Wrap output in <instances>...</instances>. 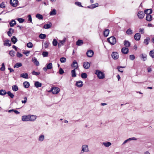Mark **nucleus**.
<instances>
[{
  "instance_id": "nucleus-1",
  "label": "nucleus",
  "mask_w": 154,
  "mask_h": 154,
  "mask_svg": "<svg viewBox=\"0 0 154 154\" xmlns=\"http://www.w3.org/2000/svg\"><path fill=\"white\" fill-rule=\"evenodd\" d=\"M89 151L88 146L87 144H84L82 145L81 150L80 154H82L84 152H87Z\"/></svg>"
},
{
  "instance_id": "nucleus-2",
  "label": "nucleus",
  "mask_w": 154,
  "mask_h": 154,
  "mask_svg": "<svg viewBox=\"0 0 154 154\" xmlns=\"http://www.w3.org/2000/svg\"><path fill=\"white\" fill-rule=\"evenodd\" d=\"M95 74L97 75L99 79H102L105 78V74L104 73L100 70H96Z\"/></svg>"
},
{
  "instance_id": "nucleus-3",
  "label": "nucleus",
  "mask_w": 154,
  "mask_h": 154,
  "mask_svg": "<svg viewBox=\"0 0 154 154\" xmlns=\"http://www.w3.org/2000/svg\"><path fill=\"white\" fill-rule=\"evenodd\" d=\"M108 42L111 45H114L116 43V39L114 36H111L107 39Z\"/></svg>"
},
{
  "instance_id": "nucleus-4",
  "label": "nucleus",
  "mask_w": 154,
  "mask_h": 154,
  "mask_svg": "<svg viewBox=\"0 0 154 154\" xmlns=\"http://www.w3.org/2000/svg\"><path fill=\"white\" fill-rule=\"evenodd\" d=\"M60 91L59 88L58 87H52L49 92L51 91L54 94H56Z\"/></svg>"
},
{
  "instance_id": "nucleus-5",
  "label": "nucleus",
  "mask_w": 154,
  "mask_h": 154,
  "mask_svg": "<svg viewBox=\"0 0 154 154\" xmlns=\"http://www.w3.org/2000/svg\"><path fill=\"white\" fill-rule=\"evenodd\" d=\"M52 68V64L51 63H49L46 65V66L43 68V70L46 72L47 69H51Z\"/></svg>"
},
{
  "instance_id": "nucleus-6",
  "label": "nucleus",
  "mask_w": 154,
  "mask_h": 154,
  "mask_svg": "<svg viewBox=\"0 0 154 154\" xmlns=\"http://www.w3.org/2000/svg\"><path fill=\"white\" fill-rule=\"evenodd\" d=\"M17 0H10L11 4L14 7H16L17 6Z\"/></svg>"
},
{
  "instance_id": "nucleus-7",
  "label": "nucleus",
  "mask_w": 154,
  "mask_h": 154,
  "mask_svg": "<svg viewBox=\"0 0 154 154\" xmlns=\"http://www.w3.org/2000/svg\"><path fill=\"white\" fill-rule=\"evenodd\" d=\"M137 16L138 18L140 19H143L144 16V14L142 11H139L137 14Z\"/></svg>"
},
{
  "instance_id": "nucleus-8",
  "label": "nucleus",
  "mask_w": 154,
  "mask_h": 154,
  "mask_svg": "<svg viewBox=\"0 0 154 154\" xmlns=\"http://www.w3.org/2000/svg\"><path fill=\"white\" fill-rule=\"evenodd\" d=\"M112 57L114 59L116 60L118 58L119 55L117 52H113L112 54Z\"/></svg>"
},
{
  "instance_id": "nucleus-9",
  "label": "nucleus",
  "mask_w": 154,
  "mask_h": 154,
  "mask_svg": "<svg viewBox=\"0 0 154 154\" xmlns=\"http://www.w3.org/2000/svg\"><path fill=\"white\" fill-rule=\"evenodd\" d=\"M21 119L24 122L29 121V115L23 116L22 117Z\"/></svg>"
},
{
  "instance_id": "nucleus-10",
  "label": "nucleus",
  "mask_w": 154,
  "mask_h": 154,
  "mask_svg": "<svg viewBox=\"0 0 154 154\" xmlns=\"http://www.w3.org/2000/svg\"><path fill=\"white\" fill-rule=\"evenodd\" d=\"M72 67L74 68L75 69H76L78 67V65L77 62L76 60H74L72 64H71Z\"/></svg>"
},
{
  "instance_id": "nucleus-11",
  "label": "nucleus",
  "mask_w": 154,
  "mask_h": 154,
  "mask_svg": "<svg viewBox=\"0 0 154 154\" xmlns=\"http://www.w3.org/2000/svg\"><path fill=\"white\" fill-rule=\"evenodd\" d=\"M75 85L79 88L82 87L83 85V82L81 81H77Z\"/></svg>"
},
{
  "instance_id": "nucleus-12",
  "label": "nucleus",
  "mask_w": 154,
  "mask_h": 154,
  "mask_svg": "<svg viewBox=\"0 0 154 154\" xmlns=\"http://www.w3.org/2000/svg\"><path fill=\"white\" fill-rule=\"evenodd\" d=\"M128 49L126 47L123 48L121 49V52L124 54H128Z\"/></svg>"
},
{
  "instance_id": "nucleus-13",
  "label": "nucleus",
  "mask_w": 154,
  "mask_h": 154,
  "mask_svg": "<svg viewBox=\"0 0 154 154\" xmlns=\"http://www.w3.org/2000/svg\"><path fill=\"white\" fill-rule=\"evenodd\" d=\"M86 54L88 57H91L94 54V52L93 51L90 50L88 51Z\"/></svg>"
},
{
  "instance_id": "nucleus-14",
  "label": "nucleus",
  "mask_w": 154,
  "mask_h": 154,
  "mask_svg": "<svg viewBox=\"0 0 154 154\" xmlns=\"http://www.w3.org/2000/svg\"><path fill=\"white\" fill-rule=\"evenodd\" d=\"M4 45L5 46H10L11 45V41L8 40L7 39L5 41H4Z\"/></svg>"
},
{
  "instance_id": "nucleus-15",
  "label": "nucleus",
  "mask_w": 154,
  "mask_h": 154,
  "mask_svg": "<svg viewBox=\"0 0 154 154\" xmlns=\"http://www.w3.org/2000/svg\"><path fill=\"white\" fill-rule=\"evenodd\" d=\"M83 66L85 69H87L89 68L90 66V65L89 63L87 62H85L84 63Z\"/></svg>"
},
{
  "instance_id": "nucleus-16",
  "label": "nucleus",
  "mask_w": 154,
  "mask_h": 154,
  "mask_svg": "<svg viewBox=\"0 0 154 154\" xmlns=\"http://www.w3.org/2000/svg\"><path fill=\"white\" fill-rule=\"evenodd\" d=\"M102 144L106 147H108L112 145L111 143L109 142H103Z\"/></svg>"
},
{
  "instance_id": "nucleus-17",
  "label": "nucleus",
  "mask_w": 154,
  "mask_h": 154,
  "mask_svg": "<svg viewBox=\"0 0 154 154\" xmlns=\"http://www.w3.org/2000/svg\"><path fill=\"white\" fill-rule=\"evenodd\" d=\"M36 116L35 115H29V121H34L36 118Z\"/></svg>"
},
{
  "instance_id": "nucleus-18",
  "label": "nucleus",
  "mask_w": 154,
  "mask_h": 154,
  "mask_svg": "<svg viewBox=\"0 0 154 154\" xmlns=\"http://www.w3.org/2000/svg\"><path fill=\"white\" fill-rule=\"evenodd\" d=\"M134 38L135 40L138 41L140 40V33H136L134 36Z\"/></svg>"
},
{
  "instance_id": "nucleus-19",
  "label": "nucleus",
  "mask_w": 154,
  "mask_h": 154,
  "mask_svg": "<svg viewBox=\"0 0 154 154\" xmlns=\"http://www.w3.org/2000/svg\"><path fill=\"white\" fill-rule=\"evenodd\" d=\"M32 61L37 66H38L39 65V62L37 60V59L35 57H33L32 59Z\"/></svg>"
},
{
  "instance_id": "nucleus-20",
  "label": "nucleus",
  "mask_w": 154,
  "mask_h": 154,
  "mask_svg": "<svg viewBox=\"0 0 154 154\" xmlns=\"http://www.w3.org/2000/svg\"><path fill=\"white\" fill-rule=\"evenodd\" d=\"M42 85V83L38 81L35 82L34 83V86L36 88H38L39 87H41Z\"/></svg>"
},
{
  "instance_id": "nucleus-21",
  "label": "nucleus",
  "mask_w": 154,
  "mask_h": 154,
  "mask_svg": "<svg viewBox=\"0 0 154 154\" xmlns=\"http://www.w3.org/2000/svg\"><path fill=\"white\" fill-rule=\"evenodd\" d=\"M152 12V10L151 9H146L144 11L145 14L148 15L151 14Z\"/></svg>"
},
{
  "instance_id": "nucleus-22",
  "label": "nucleus",
  "mask_w": 154,
  "mask_h": 154,
  "mask_svg": "<svg viewBox=\"0 0 154 154\" xmlns=\"http://www.w3.org/2000/svg\"><path fill=\"white\" fill-rule=\"evenodd\" d=\"M45 139V136L44 135H40L38 138V140L40 142L43 141Z\"/></svg>"
},
{
  "instance_id": "nucleus-23",
  "label": "nucleus",
  "mask_w": 154,
  "mask_h": 154,
  "mask_svg": "<svg viewBox=\"0 0 154 154\" xmlns=\"http://www.w3.org/2000/svg\"><path fill=\"white\" fill-rule=\"evenodd\" d=\"M20 76L21 77L25 79H27L28 78V75L26 73H23L22 74H21Z\"/></svg>"
},
{
  "instance_id": "nucleus-24",
  "label": "nucleus",
  "mask_w": 154,
  "mask_h": 154,
  "mask_svg": "<svg viewBox=\"0 0 154 154\" xmlns=\"http://www.w3.org/2000/svg\"><path fill=\"white\" fill-rule=\"evenodd\" d=\"M124 45L127 48L129 47L130 46V43L128 41L125 40L124 42Z\"/></svg>"
},
{
  "instance_id": "nucleus-25",
  "label": "nucleus",
  "mask_w": 154,
  "mask_h": 154,
  "mask_svg": "<svg viewBox=\"0 0 154 154\" xmlns=\"http://www.w3.org/2000/svg\"><path fill=\"white\" fill-rule=\"evenodd\" d=\"M152 20V17L150 15H147L146 17V20L148 21H150Z\"/></svg>"
},
{
  "instance_id": "nucleus-26",
  "label": "nucleus",
  "mask_w": 154,
  "mask_h": 154,
  "mask_svg": "<svg viewBox=\"0 0 154 154\" xmlns=\"http://www.w3.org/2000/svg\"><path fill=\"white\" fill-rule=\"evenodd\" d=\"M147 56L145 54H142L140 56V57L143 59V61H145L146 60Z\"/></svg>"
},
{
  "instance_id": "nucleus-27",
  "label": "nucleus",
  "mask_w": 154,
  "mask_h": 154,
  "mask_svg": "<svg viewBox=\"0 0 154 154\" xmlns=\"http://www.w3.org/2000/svg\"><path fill=\"white\" fill-rule=\"evenodd\" d=\"M109 33V30L108 29H106L103 32V35H104L105 37H107Z\"/></svg>"
},
{
  "instance_id": "nucleus-28",
  "label": "nucleus",
  "mask_w": 154,
  "mask_h": 154,
  "mask_svg": "<svg viewBox=\"0 0 154 154\" xmlns=\"http://www.w3.org/2000/svg\"><path fill=\"white\" fill-rule=\"evenodd\" d=\"M66 41V38H64L63 39L60 41V42L58 43V46H61L63 45L64 43Z\"/></svg>"
},
{
  "instance_id": "nucleus-29",
  "label": "nucleus",
  "mask_w": 154,
  "mask_h": 154,
  "mask_svg": "<svg viewBox=\"0 0 154 154\" xmlns=\"http://www.w3.org/2000/svg\"><path fill=\"white\" fill-rule=\"evenodd\" d=\"M98 4L97 3H96L95 4L91 5L90 6H88V7L91 8H94L97 7L98 6Z\"/></svg>"
},
{
  "instance_id": "nucleus-30",
  "label": "nucleus",
  "mask_w": 154,
  "mask_h": 154,
  "mask_svg": "<svg viewBox=\"0 0 154 154\" xmlns=\"http://www.w3.org/2000/svg\"><path fill=\"white\" fill-rule=\"evenodd\" d=\"M83 43V41L82 40H78L76 42V44L78 46L82 45Z\"/></svg>"
},
{
  "instance_id": "nucleus-31",
  "label": "nucleus",
  "mask_w": 154,
  "mask_h": 154,
  "mask_svg": "<svg viewBox=\"0 0 154 154\" xmlns=\"http://www.w3.org/2000/svg\"><path fill=\"white\" fill-rule=\"evenodd\" d=\"M23 85L25 88H28L29 86V83L27 82H25L23 83Z\"/></svg>"
},
{
  "instance_id": "nucleus-32",
  "label": "nucleus",
  "mask_w": 154,
  "mask_h": 154,
  "mask_svg": "<svg viewBox=\"0 0 154 154\" xmlns=\"http://www.w3.org/2000/svg\"><path fill=\"white\" fill-rule=\"evenodd\" d=\"M39 20H42L43 18V16L42 15L37 14L35 16Z\"/></svg>"
},
{
  "instance_id": "nucleus-33",
  "label": "nucleus",
  "mask_w": 154,
  "mask_h": 154,
  "mask_svg": "<svg viewBox=\"0 0 154 154\" xmlns=\"http://www.w3.org/2000/svg\"><path fill=\"white\" fill-rule=\"evenodd\" d=\"M51 26V24L50 23L49 24H45L44 26V28L45 29H48Z\"/></svg>"
},
{
  "instance_id": "nucleus-34",
  "label": "nucleus",
  "mask_w": 154,
  "mask_h": 154,
  "mask_svg": "<svg viewBox=\"0 0 154 154\" xmlns=\"http://www.w3.org/2000/svg\"><path fill=\"white\" fill-rule=\"evenodd\" d=\"M75 69H74L72 70L71 72L72 74V76L73 77H75L76 76Z\"/></svg>"
},
{
  "instance_id": "nucleus-35",
  "label": "nucleus",
  "mask_w": 154,
  "mask_h": 154,
  "mask_svg": "<svg viewBox=\"0 0 154 154\" xmlns=\"http://www.w3.org/2000/svg\"><path fill=\"white\" fill-rule=\"evenodd\" d=\"M46 35L45 34H41L39 35V37L42 39H44L45 38Z\"/></svg>"
},
{
  "instance_id": "nucleus-36",
  "label": "nucleus",
  "mask_w": 154,
  "mask_h": 154,
  "mask_svg": "<svg viewBox=\"0 0 154 154\" xmlns=\"http://www.w3.org/2000/svg\"><path fill=\"white\" fill-rule=\"evenodd\" d=\"M7 94V92H6L4 90H0V95H4Z\"/></svg>"
},
{
  "instance_id": "nucleus-37",
  "label": "nucleus",
  "mask_w": 154,
  "mask_h": 154,
  "mask_svg": "<svg viewBox=\"0 0 154 154\" xmlns=\"http://www.w3.org/2000/svg\"><path fill=\"white\" fill-rule=\"evenodd\" d=\"M12 89L14 91H16L18 90V88L17 85H14L12 87Z\"/></svg>"
},
{
  "instance_id": "nucleus-38",
  "label": "nucleus",
  "mask_w": 154,
  "mask_h": 154,
  "mask_svg": "<svg viewBox=\"0 0 154 154\" xmlns=\"http://www.w3.org/2000/svg\"><path fill=\"white\" fill-rule=\"evenodd\" d=\"M11 40L12 42H13L14 44H15L17 41V38L14 36H13L11 38Z\"/></svg>"
},
{
  "instance_id": "nucleus-39",
  "label": "nucleus",
  "mask_w": 154,
  "mask_h": 154,
  "mask_svg": "<svg viewBox=\"0 0 154 154\" xmlns=\"http://www.w3.org/2000/svg\"><path fill=\"white\" fill-rule=\"evenodd\" d=\"M16 24V21L14 20H12L9 23V24L11 27L13 26Z\"/></svg>"
},
{
  "instance_id": "nucleus-40",
  "label": "nucleus",
  "mask_w": 154,
  "mask_h": 154,
  "mask_svg": "<svg viewBox=\"0 0 154 154\" xmlns=\"http://www.w3.org/2000/svg\"><path fill=\"white\" fill-rule=\"evenodd\" d=\"M149 40L150 38L149 37L146 38L144 40V43L146 45H148L149 44Z\"/></svg>"
},
{
  "instance_id": "nucleus-41",
  "label": "nucleus",
  "mask_w": 154,
  "mask_h": 154,
  "mask_svg": "<svg viewBox=\"0 0 154 154\" xmlns=\"http://www.w3.org/2000/svg\"><path fill=\"white\" fill-rule=\"evenodd\" d=\"M51 15H55L56 14V11L55 9H53L52 11H51L50 13Z\"/></svg>"
},
{
  "instance_id": "nucleus-42",
  "label": "nucleus",
  "mask_w": 154,
  "mask_h": 154,
  "mask_svg": "<svg viewBox=\"0 0 154 154\" xmlns=\"http://www.w3.org/2000/svg\"><path fill=\"white\" fill-rule=\"evenodd\" d=\"M22 66V64L20 63H17L14 66V68H19Z\"/></svg>"
},
{
  "instance_id": "nucleus-43",
  "label": "nucleus",
  "mask_w": 154,
  "mask_h": 154,
  "mask_svg": "<svg viewBox=\"0 0 154 154\" xmlns=\"http://www.w3.org/2000/svg\"><path fill=\"white\" fill-rule=\"evenodd\" d=\"M126 33L128 35H131L132 34L133 32L131 29H129L126 31Z\"/></svg>"
},
{
  "instance_id": "nucleus-44",
  "label": "nucleus",
  "mask_w": 154,
  "mask_h": 154,
  "mask_svg": "<svg viewBox=\"0 0 154 154\" xmlns=\"http://www.w3.org/2000/svg\"><path fill=\"white\" fill-rule=\"evenodd\" d=\"M81 77L83 79H86L87 78V75L86 73H83L81 74Z\"/></svg>"
},
{
  "instance_id": "nucleus-45",
  "label": "nucleus",
  "mask_w": 154,
  "mask_h": 154,
  "mask_svg": "<svg viewBox=\"0 0 154 154\" xmlns=\"http://www.w3.org/2000/svg\"><path fill=\"white\" fill-rule=\"evenodd\" d=\"M9 54L12 57H14L15 54V53L12 51H11L9 52Z\"/></svg>"
},
{
  "instance_id": "nucleus-46",
  "label": "nucleus",
  "mask_w": 154,
  "mask_h": 154,
  "mask_svg": "<svg viewBox=\"0 0 154 154\" xmlns=\"http://www.w3.org/2000/svg\"><path fill=\"white\" fill-rule=\"evenodd\" d=\"M60 61L61 63H65L66 61V59L65 57H62L60 59Z\"/></svg>"
},
{
  "instance_id": "nucleus-47",
  "label": "nucleus",
  "mask_w": 154,
  "mask_h": 154,
  "mask_svg": "<svg viewBox=\"0 0 154 154\" xmlns=\"http://www.w3.org/2000/svg\"><path fill=\"white\" fill-rule=\"evenodd\" d=\"M7 94L11 98H13L14 97V95L10 91H8L7 92Z\"/></svg>"
},
{
  "instance_id": "nucleus-48",
  "label": "nucleus",
  "mask_w": 154,
  "mask_h": 154,
  "mask_svg": "<svg viewBox=\"0 0 154 154\" xmlns=\"http://www.w3.org/2000/svg\"><path fill=\"white\" fill-rule=\"evenodd\" d=\"M52 44L53 46H56L57 45V42L55 39H54L52 42Z\"/></svg>"
},
{
  "instance_id": "nucleus-49",
  "label": "nucleus",
  "mask_w": 154,
  "mask_h": 154,
  "mask_svg": "<svg viewBox=\"0 0 154 154\" xmlns=\"http://www.w3.org/2000/svg\"><path fill=\"white\" fill-rule=\"evenodd\" d=\"M149 55L152 58H154V50L150 51L149 53Z\"/></svg>"
},
{
  "instance_id": "nucleus-50",
  "label": "nucleus",
  "mask_w": 154,
  "mask_h": 154,
  "mask_svg": "<svg viewBox=\"0 0 154 154\" xmlns=\"http://www.w3.org/2000/svg\"><path fill=\"white\" fill-rule=\"evenodd\" d=\"M139 32L141 34H144L145 33L144 29V28H140Z\"/></svg>"
},
{
  "instance_id": "nucleus-51",
  "label": "nucleus",
  "mask_w": 154,
  "mask_h": 154,
  "mask_svg": "<svg viewBox=\"0 0 154 154\" xmlns=\"http://www.w3.org/2000/svg\"><path fill=\"white\" fill-rule=\"evenodd\" d=\"M42 54L44 57H46L48 56V53L47 51H43L42 52Z\"/></svg>"
},
{
  "instance_id": "nucleus-52",
  "label": "nucleus",
  "mask_w": 154,
  "mask_h": 154,
  "mask_svg": "<svg viewBox=\"0 0 154 154\" xmlns=\"http://www.w3.org/2000/svg\"><path fill=\"white\" fill-rule=\"evenodd\" d=\"M2 67L0 68V69L2 71H4L5 70V67L4 64L3 63L2 64Z\"/></svg>"
},
{
  "instance_id": "nucleus-53",
  "label": "nucleus",
  "mask_w": 154,
  "mask_h": 154,
  "mask_svg": "<svg viewBox=\"0 0 154 154\" xmlns=\"http://www.w3.org/2000/svg\"><path fill=\"white\" fill-rule=\"evenodd\" d=\"M27 47L29 48H32L33 46V45L31 42H29L27 44Z\"/></svg>"
},
{
  "instance_id": "nucleus-54",
  "label": "nucleus",
  "mask_w": 154,
  "mask_h": 154,
  "mask_svg": "<svg viewBox=\"0 0 154 154\" xmlns=\"http://www.w3.org/2000/svg\"><path fill=\"white\" fill-rule=\"evenodd\" d=\"M17 20L20 23H23L24 21V19L21 18H18Z\"/></svg>"
},
{
  "instance_id": "nucleus-55",
  "label": "nucleus",
  "mask_w": 154,
  "mask_h": 154,
  "mask_svg": "<svg viewBox=\"0 0 154 154\" xmlns=\"http://www.w3.org/2000/svg\"><path fill=\"white\" fill-rule=\"evenodd\" d=\"M32 74L33 75H39L40 74V73L39 72H37L35 71H33L32 72Z\"/></svg>"
},
{
  "instance_id": "nucleus-56",
  "label": "nucleus",
  "mask_w": 154,
  "mask_h": 154,
  "mask_svg": "<svg viewBox=\"0 0 154 154\" xmlns=\"http://www.w3.org/2000/svg\"><path fill=\"white\" fill-rule=\"evenodd\" d=\"M49 44V43L48 42H45L44 43V47L46 48H48V47Z\"/></svg>"
},
{
  "instance_id": "nucleus-57",
  "label": "nucleus",
  "mask_w": 154,
  "mask_h": 154,
  "mask_svg": "<svg viewBox=\"0 0 154 154\" xmlns=\"http://www.w3.org/2000/svg\"><path fill=\"white\" fill-rule=\"evenodd\" d=\"M0 6L1 8H4L5 7V5L4 2H2L0 4Z\"/></svg>"
},
{
  "instance_id": "nucleus-58",
  "label": "nucleus",
  "mask_w": 154,
  "mask_h": 154,
  "mask_svg": "<svg viewBox=\"0 0 154 154\" xmlns=\"http://www.w3.org/2000/svg\"><path fill=\"white\" fill-rule=\"evenodd\" d=\"M27 99L26 97H24V100H22L21 101V102L22 103H25L27 101Z\"/></svg>"
},
{
  "instance_id": "nucleus-59",
  "label": "nucleus",
  "mask_w": 154,
  "mask_h": 154,
  "mask_svg": "<svg viewBox=\"0 0 154 154\" xmlns=\"http://www.w3.org/2000/svg\"><path fill=\"white\" fill-rule=\"evenodd\" d=\"M135 57L134 55H130V59L131 60H133L134 59Z\"/></svg>"
},
{
  "instance_id": "nucleus-60",
  "label": "nucleus",
  "mask_w": 154,
  "mask_h": 154,
  "mask_svg": "<svg viewBox=\"0 0 154 154\" xmlns=\"http://www.w3.org/2000/svg\"><path fill=\"white\" fill-rule=\"evenodd\" d=\"M75 4L77 5L82 7V6L81 5V4L80 2H76L75 3Z\"/></svg>"
},
{
  "instance_id": "nucleus-61",
  "label": "nucleus",
  "mask_w": 154,
  "mask_h": 154,
  "mask_svg": "<svg viewBox=\"0 0 154 154\" xmlns=\"http://www.w3.org/2000/svg\"><path fill=\"white\" fill-rule=\"evenodd\" d=\"M17 56L18 57H22V54L20 53L17 52Z\"/></svg>"
},
{
  "instance_id": "nucleus-62",
  "label": "nucleus",
  "mask_w": 154,
  "mask_h": 154,
  "mask_svg": "<svg viewBox=\"0 0 154 154\" xmlns=\"http://www.w3.org/2000/svg\"><path fill=\"white\" fill-rule=\"evenodd\" d=\"M137 140V139L135 137H131V138H130L128 139V141H130L131 140Z\"/></svg>"
},
{
  "instance_id": "nucleus-63",
  "label": "nucleus",
  "mask_w": 154,
  "mask_h": 154,
  "mask_svg": "<svg viewBox=\"0 0 154 154\" xmlns=\"http://www.w3.org/2000/svg\"><path fill=\"white\" fill-rule=\"evenodd\" d=\"M28 21H29L30 22H31L32 21V19L31 15H29L28 16Z\"/></svg>"
},
{
  "instance_id": "nucleus-64",
  "label": "nucleus",
  "mask_w": 154,
  "mask_h": 154,
  "mask_svg": "<svg viewBox=\"0 0 154 154\" xmlns=\"http://www.w3.org/2000/svg\"><path fill=\"white\" fill-rule=\"evenodd\" d=\"M64 72L63 70L61 69V68H60V70H59V73L60 74H63V73H64Z\"/></svg>"
}]
</instances>
